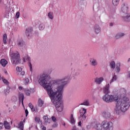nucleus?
Here are the masks:
<instances>
[{
    "instance_id": "473e14b6",
    "label": "nucleus",
    "mask_w": 130,
    "mask_h": 130,
    "mask_svg": "<svg viewBox=\"0 0 130 130\" xmlns=\"http://www.w3.org/2000/svg\"><path fill=\"white\" fill-rule=\"evenodd\" d=\"M116 70L117 73H119L120 71V63H118L116 64Z\"/></svg>"
},
{
    "instance_id": "a211bd4d",
    "label": "nucleus",
    "mask_w": 130,
    "mask_h": 130,
    "mask_svg": "<svg viewBox=\"0 0 130 130\" xmlns=\"http://www.w3.org/2000/svg\"><path fill=\"white\" fill-rule=\"evenodd\" d=\"M0 63L3 67L5 68L7 64H8V61L5 59H2L0 61Z\"/></svg>"
},
{
    "instance_id": "9d476101",
    "label": "nucleus",
    "mask_w": 130,
    "mask_h": 130,
    "mask_svg": "<svg viewBox=\"0 0 130 130\" xmlns=\"http://www.w3.org/2000/svg\"><path fill=\"white\" fill-rule=\"evenodd\" d=\"M89 63L91 67H97V66H98L97 59L95 58H91L89 60Z\"/></svg>"
},
{
    "instance_id": "4468645a",
    "label": "nucleus",
    "mask_w": 130,
    "mask_h": 130,
    "mask_svg": "<svg viewBox=\"0 0 130 130\" xmlns=\"http://www.w3.org/2000/svg\"><path fill=\"white\" fill-rule=\"evenodd\" d=\"M102 125L100 123H96L93 125V128L96 130H102Z\"/></svg>"
},
{
    "instance_id": "dca6fc26",
    "label": "nucleus",
    "mask_w": 130,
    "mask_h": 130,
    "mask_svg": "<svg viewBox=\"0 0 130 130\" xmlns=\"http://www.w3.org/2000/svg\"><path fill=\"white\" fill-rule=\"evenodd\" d=\"M122 18L125 22H130V13L128 14L126 16H122Z\"/></svg>"
},
{
    "instance_id": "ddd939ff",
    "label": "nucleus",
    "mask_w": 130,
    "mask_h": 130,
    "mask_svg": "<svg viewBox=\"0 0 130 130\" xmlns=\"http://www.w3.org/2000/svg\"><path fill=\"white\" fill-rule=\"evenodd\" d=\"M17 45L19 47H23L24 45H25V43L24 42V41L22 39H19L17 41Z\"/></svg>"
},
{
    "instance_id": "ea45409f",
    "label": "nucleus",
    "mask_w": 130,
    "mask_h": 130,
    "mask_svg": "<svg viewBox=\"0 0 130 130\" xmlns=\"http://www.w3.org/2000/svg\"><path fill=\"white\" fill-rule=\"evenodd\" d=\"M19 17H20V12H18L16 13L15 15V17L16 18V19H19Z\"/></svg>"
},
{
    "instance_id": "9b49d317",
    "label": "nucleus",
    "mask_w": 130,
    "mask_h": 130,
    "mask_svg": "<svg viewBox=\"0 0 130 130\" xmlns=\"http://www.w3.org/2000/svg\"><path fill=\"white\" fill-rule=\"evenodd\" d=\"M93 31L95 34H99L101 32V27L98 24H95L93 27Z\"/></svg>"
},
{
    "instance_id": "a18cd8bd",
    "label": "nucleus",
    "mask_w": 130,
    "mask_h": 130,
    "mask_svg": "<svg viewBox=\"0 0 130 130\" xmlns=\"http://www.w3.org/2000/svg\"><path fill=\"white\" fill-rule=\"evenodd\" d=\"M58 124L57 123H55L54 124L52 125V127H57Z\"/></svg>"
},
{
    "instance_id": "338daca9",
    "label": "nucleus",
    "mask_w": 130,
    "mask_h": 130,
    "mask_svg": "<svg viewBox=\"0 0 130 130\" xmlns=\"http://www.w3.org/2000/svg\"><path fill=\"white\" fill-rule=\"evenodd\" d=\"M82 130H85V129H83Z\"/></svg>"
},
{
    "instance_id": "bb28decb",
    "label": "nucleus",
    "mask_w": 130,
    "mask_h": 130,
    "mask_svg": "<svg viewBox=\"0 0 130 130\" xmlns=\"http://www.w3.org/2000/svg\"><path fill=\"white\" fill-rule=\"evenodd\" d=\"M28 106H29V108H30L31 111H32L33 112H34V111H35V108H34V106H33L32 103H29Z\"/></svg>"
},
{
    "instance_id": "f3484780",
    "label": "nucleus",
    "mask_w": 130,
    "mask_h": 130,
    "mask_svg": "<svg viewBox=\"0 0 130 130\" xmlns=\"http://www.w3.org/2000/svg\"><path fill=\"white\" fill-rule=\"evenodd\" d=\"M103 116L106 119L110 118V113L109 112H104L103 113Z\"/></svg>"
},
{
    "instance_id": "6e6d98bb",
    "label": "nucleus",
    "mask_w": 130,
    "mask_h": 130,
    "mask_svg": "<svg viewBox=\"0 0 130 130\" xmlns=\"http://www.w3.org/2000/svg\"><path fill=\"white\" fill-rule=\"evenodd\" d=\"M110 26L111 27H112V26H113V23H111L110 24Z\"/></svg>"
},
{
    "instance_id": "1a4fd4ad",
    "label": "nucleus",
    "mask_w": 130,
    "mask_h": 130,
    "mask_svg": "<svg viewBox=\"0 0 130 130\" xmlns=\"http://www.w3.org/2000/svg\"><path fill=\"white\" fill-rule=\"evenodd\" d=\"M25 34L28 39L32 38L33 36V28L32 27L27 28L25 30Z\"/></svg>"
},
{
    "instance_id": "72a5a7b5",
    "label": "nucleus",
    "mask_w": 130,
    "mask_h": 130,
    "mask_svg": "<svg viewBox=\"0 0 130 130\" xmlns=\"http://www.w3.org/2000/svg\"><path fill=\"white\" fill-rule=\"evenodd\" d=\"M120 92L121 94H123V95H125V94H126V90L124 88H121Z\"/></svg>"
},
{
    "instance_id": "6ab92c4d",
    "label": "nucleus",
    "mask_w": 130,
    "mask_h": 130,
    "mask_svg": "<svg viewBox=\"0 0 130 130\" xmlns=\"http://www.w3.org/2000/svg\"><path fill=\"white\" fill-rule=\"evenodd\" d=\"M80 105H84V106H90V102L89 101V99L85 100L82 103L80 104Z\"/></svg>"
},
{
    "instance_id": "09e8293b",
    "label": "nucleus",
    "mask_w": 130,
    "mask_h": 130,
    "mask_svg": "<svg viewBox=\"0 0 130 130\" xmlns=\"http://www.w3.org/2000/svg\"><path fill=\"white\" fill-rule=\"evenodd\" d=\"M21 76H24L25 75V72L22 71L20 73Z\"/></svg>"
},
{
    "instance_id": "aec40b11",
    "label": "nucleus",
    "mask_w": 130,
    "mask_h": 130,
    "mask_svg": "<svg viewBox=\"0 0 130 130\" xmlns=\"http://www.w3.org/2000/svg\"><path fill=\"white\" fill-rule=\"evenodd\" d=\"M3 125H4L5 128L6 129H10V128H11V126H10V124L7 121H4Z\"/></svg>"
},
{
    "instance_id": "412c9836",
    "label": "nucleus",
    "mask_w": 130,
    "mask_h": 130,
    "mask_svg": "<svg viewBox=\"0 0 130 130\" xmlns=\"http://www.w3.org/2000/svg\"><path fill=\"white\" fill-rule=\"evenodd\" d=\"M70 122L71 124H75L76 123V120L75 119V118H74V114H71L70 116Z\"/></svg>"
},
{
    "instance_id": "0e129e2a",
    "label": "nucleus",
    "mask_w": 130,
    "mask_h": 130,
    "mask_svg": "<svg viewBox=\"0 0 130 130\" xmlns=\"http://www.w3.org/2000/svg\"><path fill=\"white\" fill-rule=\"evenodd\" d=\"M24 2H27V0H23Z\"/></svg>"
},
{
    "instance_id": "423d86ee",
    "label": "nucleus",
    "mask_w": 130,
    "mask_h": 130,
    "mask_svg": "<svg viewBox=\"0 0 130 130\" xmlns=\"http://www.w3.org/2000/svg\"><path fill=\"white\" fill-rule=\"evenodd\" d=\"M22 58L23 62H26V60L28 61V66L29 67L30 71L32 74L33 69L32 68V64L31 63V58H30V56L28 54L23 55Z\"/></svg>"
},
{
    "instance_id": "e2e57ef3",
    "label": "nucleus",
    "mask_w": 130,
    "mask_h": 130,
    "mask_svg": "<svg viewBox=\"0 0 130 130\" xmlns=\"http://www.w3.org/2000/svg\"><path fill=\"white\" fill-rule=\"evenodd\" d=\"M25 119H24L23 121H22V122H25Z\"/></svg>"
},
{
    "instance_id": "0eeeda50",
    "label": "nucleus",
    "mask_w": 130,
    "mask_h": 130,
    "mask_svg": "<svg viewBox=\"0 0 130 130\" xmlns=\"http://www.w3.org/2000/svg\"><path fill=\"white\" fill-rule=\"evenodd\" d=\"M120 14L126 15L128 13V6L126 4H123L120 10Z\"/></svg>"
},
{
    "instance_id": "6e6552de",
    "label": "nucleus",
    "mask_w": 130,
    "mask_h": 130,
    "mask_svg": "<svg viewBox=\"0 0 130 130\" xmlns=\"http://www.w3.org/2000/svg\"><path fill=\"white\" fill-rule=\"evenodd\" d=\"M82 113L80 114L79 116V118L80 119V120L82 122H86L87 121V117H86V113L87 112V109H85L84 108H83L81 109Z\"/></svg>"
},
{
    "instance_id": "13d9d810",
    "label": "nucleus",
    "mask_w": 130,
    "mask_h": 130,
    "mask_svg": "<svg viewBox=\"0 0 130 130\" xmlns=\"http://www.w3.org/2000/svg\"><path fill=\"white\" fill-rule=\"evenodd\" d=\"M5 75H8V72L5 71Z\"/></svg>"
},
{
    "instance_id": "f8f14e48",
    "label": "nucleus",
    "mask_w": 130,
    "mask_h": 130,
    "mask_svg": "<svg viewBox=\"0 0 130 130\" xmlns=\"http://www.w3.org/2000/svg\"><path fill=\"white\" fill-rule=\"evenodd\" d=\"M103 81H104V78H103V77H96L94 79V83H96L98 85L102 84Z\"/></svg>"
},
{
    "instance_id": "2f4dec72",
    "label": "nucleus",
    "mask_w": 130,
    "mask_h": 130,
    "mask_svg": "<svg viewBox=\"0 0 130 130\" xmlns=\"http://www.w3.org/2000/svg\"><path fill=\"white\" fill-rule=\"evenodd\" d=\"M38 104L39 106H40V107H41L44 104L43 101L41 99H39L38 100Z\"/></svg>"
},
{
    "instance_id": "5701e85b",
    "label": "nucleus",
    "mask_w": 130,
    "mask_h": 130,
    "mask_svg": "<svg viewBox=\"0 0 130 130\" xmlns=\"http://www.w3.org/2000/svg\"><path fill=\"white\" fill-rule=\"evenodd\" d=\"M18 127L21 130H23L24 129V123H23V121H21L19 123V124L18 125Z\"/></svg>"
},
{
    "instance_id": "393cba45",
    "label": "nucleus",
    "mask_w": 130,
    "mask_h": 130,
    "mask_svg": "<svg viewBox=\"0 0 130 130\" xmlns=\"http://www.w3.org/2000/svg\"><path fill=\"white\" fill-rule=\"evenodd\" d=\"M45 28V25L43 23L40 24L39 26V30H44Z\"/></svg>"
},
{
    "instance_id": "e433bc0d",
    "label": "nucleus",
    "mask_w": 130,
    "mask_h": 130,
    "mask_svg": "<svg viewBox=\"0 0 130 130\" xmlns=\"http://www.w3.org/2000/svg\"><path fill=\"white\" fill-rule=\"evenodd\" d=\"M10 87H7V88L5 90V92L6 94H9V93L10 92Z\"/></svg>"
},
{
    "instance_id": "39448f33",
    "label": "nucleus",
    "mask_w": 130,
    "mask_h": 130,
    "mask_svg": "<svg viewBox=\"0 0 130 130\" xmlns=\"http://www.w3.org/2000/svg\"><path fill=\"white\" fill-rule=\"evenodd\" d=\"M104 130H113V123L111 121L104 120L102 122Z\"/></svg>"
},
{
    "instance_id": "a19ab883",
    "label": "nucleus",
    "mask_w": 130,
    "mask_h": 130,
    "mask_svg": "<svg viewBox=\"0 0 130 130\" xmlns=\"http://www.w3.org/2000/svg\"><path fill=\"white\" fill-rule=\"evenodd\" d=\"M3 82L4 83V84H6V85H9V81H8V80H7V79H3Z\"/></svg>"
},
{
    "instance_id": "603ef678",
    "label": "nucleus",
    "mask_w": 130,
    "mask_h": 130,
    "mask_svg": "<svg viewBox=\"0 0 130 130\" xmlns=\"http://www.w3.org/2000/svg\"><path fill=\"white\" fill-rule=\"evenodd\" d=\"M22 89H23V87L22 86L19 87V90H22Z\"/></svg>"
},
{
    "instance_id": "f257e3e1",
    "label": "nucleus",
    "mask_w": 130,
    "mask_h": 130,
    "mask_svg": "<svg viewBox=\"0 0 130 130\" xmlns=\"http://www.w3.org/2000/svg\"><path fill=\"white\" fill-rule=\"evenodd\" d=\"M49 80H50V76L43 74L40 76L39 83L46 90L48 95L55 106L56 110L58 112H61L63 110L61 96L63 92V88L69 84L71 80V76L69 75L61 79L51 80L49 83H47Z\"/></svg>"
},
{
    "instance_id": "5fc2aeb1",
    "label": "nucleus",
    "mask_w": 130,
    "mask_h": 130,
    "mask_svg": "<svg viewBox=\"0 0 130 130\" xmlns=\"http://www.w3.org/2000/svg\"><path fill=\"white\" fill-rule=\"evenodd\" d=\"M128 78H130V71L128 72Z\"/></svg>"
},
{
    "instance_id": "69168bd1",
    "label": "nucleus",
    "mask_w": 130,
    "mask_h": 130,
    "mask_svg": "<svg viewBox=\"0 0 130 130\" xmlns=\"http://www.w3.org/2000/svg\"><path fill=\"white\" fill-rule=\"evenodd\" d=\"M11 123H12V121H11Z\"/></svg>"
},
{
    "instance_id": "7ed1b4c3",
    "label": "nucleus",
    "mask_w": 130,
    "mask_h": 130,
    "mask_svg": "<svg viewBox=\"0 0 130 130\" xmlns=\"http://www.w3.org/2000/svg\"><path fill=\"white\" fill-rule=\"evenodd\" d=\"M110 85L108 83L103 88V92L105 95L103 96V100L107 103H112V102L118 100V95L108 94L110 93Z\"/></svg>"
},
{
    "instance_id": "bf43d9fd",
    "label": "nucleus",
    "mask_w": 130,
    "mask_h": 130,
    "mask_svg": "<svg viewBox=\"0 0 130 130\" xmlns=\"http://www.w3.org/2000/svg\"><path fill=\"white\" fill-rule=\"evenodd\" d=\"M130 61V58H128V60H127V62H129Z\"/></svg>"
},
{
    "instance_id": "f03ea898",
    "label": "nucleus",
    "mask_w": 130,
    "mask_h": 130,
    "mask_svg": "<svg viewBox=\"0 0 130 130\" xmlns=\"http://www.w3.org/2000/svg\"><path fill=\"white\" fill-rule=\"evenodd\" d=\"M129 106V99L126 96H124L117 102L115 112L118 114L120 113V112H125L128 110Z\"/></svg>"
},
{
    "instance_id": "4c0bfd02",
    "label": "nucleus",
    "mask_w": 130,
    "mask_h": 130,
    "mask_svg": "<svg viewBox=\"0 0 130 130\" xmlns=\"http://www.w3.org/2000/svg\"><path fill=\"white\" fill-rule=\"evenodd\" d=\"M16 71L18 73H21V72H22V68H20L19 67H16Z\"/></svg>"
},
{
    "instance_id": "680f3d73",
    "label": "nucleus",
    "mask_w": 130,
    "mask_h": 130,
    "mask_svg": "<svg viewBox=\"0 0 130 130\" xmlns=\"http://www.w3.org/2000/svg\"><path fill=\"white\" fill-rule=\"evenodd\" d=\"M2 80V76L0 75V81Z\"/></svg>"
},
{
    "instance_id": "c9c22d12",
    "label": "nucleus",
    "mask_w": 130,
    "mask_h": 130,
    "mask_svg": "<svg viewBox=\"0 0 130 130\" xmlns=\"http://www.w3.org/2000/svg\"><path fill=\"white\" fill-rule=\"evenodd\" d=\"M6 10L7 12H11V5H8L6 7Z\"/></svg>"
},
{
    "instance_id": "37998d69",
    "label": "nucleus",
    "mask_w": 130,
    "mask_h": 130,
    "mask_svg": "<svg viewBox=\"0 0 130 130\" xmlns=\"http://www.w3.org/2000/svg\"><path fill=\"white\" fill-rule=\"evenodd\" d=\"M51 118H52V121H53V122H56V118L55 117L53 116H52Z\"/></svg>"
},
{
    "instance_id": "b1692460",
    "label": "nucleus",
    "mask_w": 130,
    "mask_h": 130,
    "mask_svg": "<svg viewBox=\"0 0 130 130\" xmlns=\"http://www.w3.org/2000/svg\"><path fill=\"white\" fill-rule=\"evenodd\" d=\"M117 80V76L116 75H113L112 80H111L110 84H112L113 82H115Z\"/></svg>"
},
{
    "instance_id": "4be33fe9",
    "label": "nucleus",
    "mask_w": 130,
    "mask_h": 130,
    "mask_svg": "<svg viewBox=\"0 0 130 130\" xmlns=\"http://www.w3.org/2000/svg\"><path fill=\"white\" fill-rule=\"evenodd\" d=\"M123 36H124V34L119 32L116 35L115 38L116 39H119V38H121Z\"/></svg>"
},
{
    "instance_id": "c756f323",
    "label": "nucleus",
    "mask_w": 130,
    "mask_h": 130,
    "mask_svg": "<svg viewBox=\"0 0 130 130\" xmlns=\"http://www.w3.org/2000/svg\"><path fill=\"white\" fill-rule=\"evenodd\" d=\"M7 39H8V37L7 36V34H5L3 36V42L5 44L7 43Z\"/></svg>"
},
{
    "instance_id": "052dcab7",
    "label": "nucleus",
    "mask_w": 130,
    "mask_h": 130,
    "mask_svg": "<svg viewBox=\"0 0 130 130\" xmlns=\"http://www.w3.org/2000/svg\"><path fill=\"white\" fill-rule=\"evenodd\" d=\"M88 66V64H86L84 65V67H87Z\"/></svg>"
},
{
    "instance_id": "a878e982",
    "label": "nucleus",
    "mask_w": 130,
    "mask_h": 130,
    "mask_svg": "<svg viewBox=\"0 0 130 130\" xmlns=\"http://www.w3.org/2000/svg\"><path fill=\"white\" fill-rule=\"evenodd\" d=\"M48 17L50 20H53V13L52 12H49L48 14Z\"/></svg>"
},
{
    "instance_id": "864d4df0",
    "label": "nucleus",
    "mask_w": 130,
    "mask_h": 130,
    "mask_svg": "<svg viewBox=\"0 0 130 130\" xmlns=\"http://www.w3.org/2000/svg\"><path fill=\"white\" fill-rule=\"evenodd\" d=\"M62 125L66 126V123L64 122H62Z\"/></svg>"
},
{
    "instance_id": "3c124183",
    "label": "nucleus",
    "mask_w": 130,
    "mask_h": 130,
    "mask_svg": "<svg viewBox=\"0 0 130 130\" xmlns=\"http://www.w3.org/2000/svg\"><path fill=\"white\" fill-rule=\"evenodd\" d=\"M72 130H78V128L76 127H73Z\"/></svg>"
},
{
    "instance_id": "20e7f679",
    "label": "nucleus",
    "mask_w": 130,
    "mask_h": 130,
    "mask_svg": "<svg viewBox=\"0 0 130 130\" xmlns=\"http://www.w3.org/2000/svg\"><path fill=\"white\" fill-rule=\"evenodd\" d=\"M9 55L11 57L12 63L15 65L20 63V62L21 61V57L20 56L19 52L10 51Z\"/></svg>"
},
{
    "instance_id": "8fccbe9b",
    "label": "nucleus",
    "mask_w": 130,
    "mask_h": 130,
    "mask_svg": "<svg viewBox=\"0 0 130 130\" xmlns=\"http://www.w3.org/2000/svg\"><path fill=\"white\" fill-rule=\"evenodd\" d=\"M81 124H82V121L80 120V121L78 122V125L81 126Z\"/></svg>"
},
{
    "instance_id": "c85d7f7f",
    "label": "nucleus",
    "mask_w": 130,
    "mask_h": 130,
    "mask_svg": "<svg viewBox=\"0 0 130 130\" xmlns=\"http://www.w3.org/2000/svg\"><path fill=\"white\" fill-rule=\"evenodd\" d=\"M43 119L45 122H48L49 123V121H50V119L48 118L47 116H44L43 117Z\"/></svg>"
},
{
    "instance_id": "58836bf2",
    "label": "nucleus",
    "mask_w": 130,
    "mask_h": 130,
    "mask_svg": "<svg viewBox=\"0 0 130 130\" xmlns=\"http://www.w3.org/2000/svg\"><path fill=\"white\" fill-rule=\"evenodd\" d=\"M29 78H25L24 79V84L25 85H28L29 84Z\"/></svg>"
},
{
    "instance_id": "c03bdc74",
    "label": "nucleus",
    "mask_w": 130,
    "mask_h": 130,
    "mask_svg": "<svg viewBox=\"0 0 130 130\" xmlns=\"http://www.w3.org/2000/svg\"><path fill=\"white\" fill-rule=\"evenodd\" d=\"M4 128V123L0 122V129H3Z\"/></svg>"
},
{
    "instance_id": "f704fd0d",
    "label": "nucleus",
    "mask_w": 130,
    "mask_h": 130,
    "mask_svg": "<svg viewBox=\"0 0 130 130\" xmlns=\"http://www.w3.org/2000/svg\"><path fill=\"white\" fill-rule=\"evenodd\" d=\"M25 93L27 96H30V94H31V91L29 89H25Z\"/></svg>"
},
{
    "instance_id": "774afa93",
    "label": "nucleus",
    "mask_w": 130,
    "mask_h": 130,
    "mask_svg": "<svg viewBox=\"0 0 130 130\" xmlns=\"http://www.w3.org/2000/svg\"><path fill=\"white\" fill-rule=\"evenodd\" d=\"M0 115H1V113H0Z\"/></svg>"
},
{
    "instance_id": "cd10ccee",
    "label": "nucleus",
    "mask_w": 130,
    "mask_h": 130,
    "mask_svg": "<svg viewBox=\"0 0 130 130\" xmlns=\"http://www.w3.org/2000/svg\"><path fill=\"white\" fill-rule=\"evenodd\" d=\"M120 0H113L112 3L114 6H118Z\"/></svg>"
},
{
    "instance_id": "49530a36",
    "label": "nucleus",
    "mask_w": 130,
    "mask_h": 130,
    "mask_svg": "<svg viewBox=\"0 0 130 130\" xmlns=\"http://www.w3.org/2000/svg\"><path fill=\"white\" fill-rule=\"evenodd\" d=\"M26 116H28V115L29 114V112L28 111V110H25Z\"/></svg>"
},
{
    "instance_id": "79ce46f5",
    "label": "nucleus",
    "mask_w": 130,
    "mask_h": 130,
    "mask_svg": "<svg viewBox=\"0 0 130 130\" xmlns=\"http://www.w3.org/2000/svg\"><path fill=\"white\" fill-rule=\"evenodd\" d=\"M35 120L36 122H38L39 123L40 122V118L39 117H36Z\"/></svg>"
},
{
    "instance_id": "2eb2a0df",
    "label": "nucleus",
    "mask_w": 130,
    "mask_h": 130,
    "mask_svg": "<svg viewBox=\"0 0 130 130\" xmlns=\"http://www.w3.org/2000/svg\"><path fill=\"white\" fill-rule=\"evenodd\" d=\"M25 98V96L24 95V94L23 93H20L19 95V101L21 102V103L22 104V105H24V99Z\"/></svg>"
},
{
    "instance_id": "de8ad7c7",
    "label": "nucleus",
    "mask_w": 130,
    "mask_h": 130,
    "mask_svg": "<svg viewBox=\"0 0 130 130\" xmlns=\"http://www.w3.org/2000/svg\"><path fill=\"white\" fill-rule=\"evenodd\" d=\"M41 128L42 130H46V127L44 126H41Z\"/></svg>"
},
{
    "instance_id": "4d7b16f0",
    "label": "nucleus",
    "mask_w": 130,
    "mask_h": 130,
    "mask_svg": "<svg viewBox=\"0 0 130 130\" xmlns=\"http://www.w3.org/2000/svg\"><path fill=\"white\" fill-rule=\"evenodd\" d=\"M2 4L3 3V1L2 0H0V5H2Z\"/></svg>"
},
{
    "instance_id": "7c9ffc66",
    "label": "nucleus",
    "mask_w": 130,
    "mask_h": 130,
    "mask_svg": "<svg viewBox=\"0 0 130 130\" xmlns=\"http://www.w3.org/2000/svg\"><path fill=\"white\" fill-rule=\"evenodd\" d=\"M110 66L111 69H115V62H114V61L111 62Z\"/></svg>"
}]
</instances>
